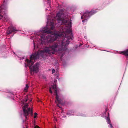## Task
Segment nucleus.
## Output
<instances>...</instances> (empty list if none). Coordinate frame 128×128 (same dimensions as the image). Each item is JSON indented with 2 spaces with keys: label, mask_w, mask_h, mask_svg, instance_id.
Masks as SVG:
<instances>
[{
  "label": "nucleus",
  "mask_w": 128,
  "mask_h": 128,
  "mask_svg": "<svg viewBox=\"0 0 128 128\" xmlns=\"http://www.w3.org/2000/svg\"><path fill=\"white\" fill-rule=\"evenodd\" d=\"M55 18L51 17L48 16L47 18V24L44 26L42 27L40 30L35 33L33 36H31L30 38L33 40L34 48H35V44L34 41L40 40L42 44H51L56 41L59 37L63 35L62 33L58 31H55L52 33L50 30H48V26H51L50 29L52 30L54 29L56 24Z\"/></svg>",
  "instance_id": "nucleus-1"
},
{
  "label": "nucleus",
  "mask_w": 128,
  "mask_h": 128,
  "mask_svg": "<svg viewBox=\"0 0 128 128\" xmlns=\"http://www.w3.org/2000/svg\"><path fill=\"white\" fill-rule=\"evenodd\" d=\"M72 23L70 22L66 25L65 28L66 29V33L64 37V39L61 42L58 41L54 43L49 47L46 46L44 49L37 52V54L31 56L30 58L33 56L34 59L38 58L40 56L44 58V55L45 53L50 54H54L55 52L62 50H65L67 49V46L70 41L72 40L74 38L72 31L71 30Z\"/></svg>",
  "instance_id": "nucleus-2"
},
{
  "label": "nucleus",
  "mask_w": 128,
  "mask_h": 128,
  "mask_svg": "<svg viewBox=\"0 0 128 128\" xmlns=\"http://www.w3.org/2000/svg\"><path fill=\"white\" fill-rule=\"evenodd\" d=\"M37 54V52L34 53L30 56V60H28L27 58H24V57H19L20 60L24 59V60L25 62L24 63L25 66L26 68H27L28 66H29V68L30 70V73L31 74H34V72L37 73L39 71V67L40 66L39 63L37 62L33 66H32L34 63V62L32 60H35L38 58L39 57L36 59H34L33 56H32L31 58H30L31 56L34 54Z\"/></svg>",
  "instance_id": "nucleus-3"
},
{
  "label": "nucleus",
  "mask_w": 128,
  "mask_h": 128,
  "mask_svg": "<svg viewBox=\"0 0 128 128\" xmlns=\"http://www.w3.org/2000/svg\"><path fill=\"white\" fill-rule=\"evenodd\" d=\"M68 13L62 9L60 10L56 14V19H57L58 25L59 26L64 24L67 22L68 18Z\"/></svg>",
  "instance_id": "nucleus-4"
},
{
  "label": "nucleus",
  "mask_w": 128,
  "mask_h": 128,
  "mask_svg": "<svg viewBox=\"0 0 128 128\" xmlns=\"http://www.w3.org/2000/svg\"><path fill=\"white\" fill-rule=\"evenodd\" d=\"M7 1L4 0L2 5L0 7V20H2L4 22L7 21L8 20L7 14Z\"/></svg>",
  "instance_id": "nucleus-5"
},
{
  "label": "nucleus",
  "mask_w": 128,
  "mask_h": 128,
  "mask_svg": "<svg viewBox=\"0 0 128 128\" xmlns=\"http://www.w3.org/2000/svg\"><path fill=\"white\" fill-rule=\"evenodd\" d=\"M96 10H92L90 12L87 10L85 12H83L82 16L81 17V19L84 18V20H82L84 24H86L87 20L92 15L96 12Z\"/></svg>",
  "instance_id": "nucleus-6"
},
{
  "label": "nucleus",
  "mask_w": 128,
  "mask_h": 128,
  "mask_svg": "<svg viewBox=\"0 0 128 128\" xmlns=\"http://www.w3.org/2000/svg\"><path fill=\"white\" fill-rule=\"evenodd\" d=\"M52 89L55 90L54 93L56 94V100L55 101V102L56 103L58 102V103L62 104V102L63 100V97L62 96H58L57 92V86L56 84L54 85V84L53 86H52L50 88L49 91L50 93L52 94Z\"/></svg>",
  "instance_id": "nucleus-7"
},
{
  "label": "nucleus",
  "mask_w": 128,
  "mask_h": 128,
  "mask_svg": "<svg viewBox=\"0 0 128 128\" xmlns=\"http://www.w3.org/2000/svg\"><path fill=\"white\" fill-rule=\"evenodd\" d=\"M28 104H25L22 108L24 112V116L25 117L26 119L27 118V116L29 114H31L32 115V110L30 108H28L26 110L28 106Z\"/></svg>",
  "instance_id": "nucleus-8"
},
{
  "label": "nucleus",
  "mask_w": 128,
  "mask_h": 128,
  "mask_svg": "<svg viewBox=\"0 0 128 128\" xmlns=\"http://www.w3.org/2000/svg\"><path fill=\"white\" fill-rule=\"evenodd\" d=\"M18 30L16 29L15 28L11 26L8 28V29L6 32L8 34H9L12 32H15L16 31Z\"/></svg>",
  "instance_id": "nucleus-9"
},
{
  "label": "nucleus",
  "mask_w": 128,
  "mask_h": 128,
  "mask_svg": "<svg viewBox=\"0 0 128 128\" xmlns=\"http://www.w3.org/2000/svg\"><path fill=\"white\" fill-rule=\"evenodd\" d=\"M108 116L105 117V118L106 120V122L108 124V125L110 128H112L113 126L110 123V119L109 118V112L108 113Z\"/></svg>",
  "instance_id": "nucleus-10"
},
{
  "label": "nucleus",
  "mask_w": 128,
  "mask_h": 128,
  "mask_svg": "<svg viewBox=\"0 0 128 128\" xmlns=\"http://www.w3.org/2000/svg\"><path fill=\"white\" fill-rule=\"evenodd\" d=\"M120 54L128 56V49L126 51H121L120 52Z\"/></svg>",
  "instance_id": "nucleus-11"
},
{
  "label": "nucleus",
  "mask_w": 128,
  "mask_h": 128,
  "mask_svg": "<svg viewBox=\"0 0 128 128\" xmlns=\"http://www.w3.org/2000/svg\"><path fill=\"white\" fill-rule=\"evenodd\" d=\"M74 113V112L72 110L69 111L68 112L67 114L69 116H71L73 115V113Z\"/></svg>",
  "instance_id": "nucleus-12"
},
{
  "label": "nucleus",
  "mask_w": 128,
  "mask_h": 128,
  "mask_svg": "<svg viewBox=\"0 0 128 128\" xmlns=\"http://www.w3.org/2000/svg\"><path fill=\"white\" fill-rule=\"evenodd\" d=\"M29 87L28 86L27 84H26V87L24 88V90L26 91L27 90L28 88Z\"/></svg>",
  "instance_id": "nucleus-13"
},
{
  "label": "nucleus",
  "mask_w": 128,
  "mask_h": 128,
  "mask_svg": "<svg viewBox=\"0 0 128 128\" xmlns=\"http://www.w3.org/2000/svg\"><path fill=\"white\" fill-rule=\"evenodd\" d=\"M64 114H65L64 112H63V111H62V112L61 114V115L62 116H63L64 118H65L66 116V115H64Z\"/></svg>",
  "instance_id": "nucleus-14"
},
{
  "label": "nucleus",
  "mask_w": 128,
  "mask_h": 128,
  "mask_svg": "<svg viewBox=\"0 0 128 128\" xmlns=\"http://www.w3.org/2000/svg\"><path fill=\"white\" fill-rule=\"evenodd\" d=\"M76 115L77 116H85L86 115L85 114H76Z\"/></svg>",
  "instance_id": "nucleus-15"
},
{
  "label": "nucleus",
  "mask_w": 128,
  "mask_h": 128,
  "mask_svg": "<svg viewBox=\"0 0 128 128\" xmlns=\"http://www.w3.org/2000/svg\"><path fill=\"white\" fill-rule=\"evenodd\" d=\"M55 72V70L54 69L52 68V73L53 74Z\"/></svg>",
  "instance_id": "nucleus-16"
},
{
  "label": "nucleus",
  "mask_w": 128,
  "mask_h": 128,
  "mask_svg": "<svg viewBox=\"0 0 128 128\" xmlns=\"http://www.w3.org/2000/svg\"><path fill=\"white\" fill-rule=\"evenodd\" d=\"M91 44V45H88V46H92V47H94L95 46L94 45L92 44Z\"/></svg>",
  "instance_id": "nucleus-17"
},
{
  "label": "nucleus",
  "mask_w": 128,
  "mask_h": 128,
  "mask_svg": "<svg viewBox=\"0 0 128 128\" xmlns=\"http://www.w3.org/2000/svg\"><path fill=\"white\" fill-rule=\"evenodd\" d=\"M47 5L48 6V8L50 7V4L49 3L47 2Z\"/></svg>",
  "instance_id": "nucleus-18"
},
{
  "label": "nucleus",
  "mask_w": 128,
  "mask_h": 128,
  "mask_svg": "<svg viewBox=\"0 0 128 128\" xmlns=\"http://www.w3.org/2000/svg\"><path fill=\"white\" fill-rule=\"evenodd\" d=\"M34 128H39V127L38 126H35Z\"/></svg>",
  "instance_id": "nucleus-19"
},
{
  "label": "nucleus",
  "mask_w": 128,
  "mask_h": 128,
  "mask_svg": "<svg viewBox=\"0 0 128 128\" xmlns=\"http://www.w3.org/2000/svg\"><path fill=\"white\" fill-rule=\"evenodd\" d=\"M107 108H106L105 109V113L106 114V112L107 111Z\"/></svg>",
  "instance_id": "nucleus-20"
},
{
  "label": "nucleus",
  "mask_w": 128,
  "mask_h": 128,
  "mask_svg": "<svg viewBox=\"0 0 128 128\" xmlns=\"http://www.w3.org/2000/svg\"><path fill=\"white\" fill-rule=\"evenodd\" d=\"M57 82V80H56V79H55V80H54V83H55V84H56V82Z\"/></svg>",
  "instance_id": "nucleus-21"
},
{
  "label": "nucleus",
  "mask_w": 128,
  "mask_h": 128,
  "mask_svg": "<svg viewBox=\"0 0 128 128\" xmlns=\"http://www.w3.org/2000/svg\"><path fill=\"white\" fill-rule=\"evenodd\" d=\"M84 38L85 39H87V37L86 36H84Z\"/></svg>",
  "instance_id": "nucleus-22"
},
{
  "label": "nucleus",
  "mask_w": 128,
  "mask_h": 128,
  "mask_svg": "<svg viewBox=\"0 0 128 128\" xmlns=\"http://www.w3.org/2000/svg\"><path fill=\"white\" fill-rule=\"evenodd\" d=\"M34 114L36 116V115L37 114V113H36V112H35L34 113Z\"/></svg>",
  "instance_id": "nucleus-23"
},
{
  "label": "nucleus",
  "mask_w": 128,
  "mask_h": 128,
  "mask_svg": "<svg viewBox=\"0 0 128 128\" xmlns=\"http://www.w3.org/2000/svg\"><path fill=\"white\" fill-rule=\"evenodd\" d=\"M36 116L34 115V118H36Z\"/></svg>",
  "instance_id": "nucleus-24"
},
{
  "label": "nucleus",
  "mask_w": 128,
  "mask_h": 128,
  "mask_svg": "<svg viewBox=\"0 0 128 128\" xmlns=\"http://www.w3.org/2000/svg\"><path fill=\"white\" fill-rule=\"evenodd\" d=\"M76 48H77L78 47V45H76Z\"/></svg>",
  "instance_id": "nucleus-25"
},
{
  "label": "nucleus",
  "mask_w": 128,
  "mask_h": 128,
  "mask_svg": "<svg viewBox=\"0 0 128 128\" xmlns=\"http://www.w3.org/2000/svg\"><path fill=\"white\" fill-rule=\"evenodd\" d=\"M11 95H12V96H13V94H12V93H11Z\"/></svg>",
  "instance_id": "nucleus-26"
},
{
  "label": "nucleus",
  "mask_w": 128,
  "mask_h": 128,
  "mask_svg": "<svg viewBox=\"0 0 128 128\" xmlns=\"http://www.w3.org/2000/svg\"><path fill=\"white\" fill-rule=\"evenodd\" d=\"M57 106H58L60 108V107L59 106L58 104H57Z\"/></svg>",
  "instance_id": "nucleus-27"
},
{
  "label": "nucleus",
  "mask_w": 128,
  "mask_h": 128,
  "mask_svg": "<svg viewBox=\"0 0 128 128\" xmlns=\"http://www.w3.org/2000/svg\"><path fill=\"white\" fill-rule=\"evenodd\" d=\"M54 128H56V127L55 126L54 127Z\"/></svg>",
  "instance_id": "nucleus-28"
},
{
  "label": "nucleus",
  "mask_w": 128,
  "mask_h": 128,
  "mask_svg": "<svg viewBox=\"0 0 128 128\" xmlns=\"http://www.w3.org/2000/svg\"><path fill=\"white\" fill-rule=\"evenodd\" d=\"M47 10V8H46V10Z\"/></svg>",
  "instance_id": "nucleus-29"
},
{
  "label": "nucleus",
  "mask_w": 128,
  "mask_h": 128,
  "mask_svg": "<svg viewBox=\"0 0 128 128\" xmlns=\"http://www.w3.org/2000/svg\"><path fill=\"white\" fill-rule=\"evenodd\" d=\"M82 13H80V14H82Z\"/></svg>",
  "instance_id": "nucleus-30"
},
{
  "label": "nucleus",
  "mask_w": 128,
  "mask_h": 128,
  "mask_svg": "<svg viewBox=\"0 0 128 128\" xmlns=\"http://www.w3.org/2000/svg\"><path fill=\"white\" fill-rule=\"evenodd\" d=\"M24 120H23V122H24Z\"/></svg>",
  "instance_id": "nucleus-31"
},
{
  "label": "nucleus",
  "mask_w": 128,
  "mask_h": 128,
  "mask_svg": "<svg viewBox=\"0 0 128 128\" xmlns=\"http://www.w3.org/2000/svg\"><path fill=\"white\" fill-rule=\"evenodd\" d=\"M23 128H25L24 127H23Z\"/></svg>",
  "instance_id": "nucleus-32"
},
{
  "label": "nucleus",
  "mask_w": 128,
  "mask_h": 128,
  "mask_svg": "<svg viewBox=\"0 0 128 128\" xmlns=\"http://www.w3.org/2000/svg\"><path fill=\"white\" fill-rule=\"evenodd\" d=\"M14 52V54H15V52Z\"/></svg>",
  "instance_id": "nucleus-33"
},
{
  "label": "nucleus",
  "mask_w": 128,
  "mask_h": 128,
  "mask_svg": "<svg viewBox=\"0 0 128 128\" xmlns=\"http://www.w3.org/2000/svg\"><path fill=\"white\" fill-rule=\"evenodd\" d=\"M81 45H80L79 46H81Z\"/></svg>",
  "instance_id": "nucleus-34"
}]
</instances>
